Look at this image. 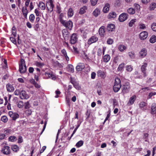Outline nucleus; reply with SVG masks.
Here are the masks:
<instances>
[{
	"label": "nucleus",
	"mask_w": 156,
	"mask_h": 156,
	"mask_svg": "<svg viewBox=\"0 0 156 156\" xmlns=\"http://www.w3.org/2000/svg\"><path fill=\"white\" fill-rule=\"evenodd\" d=\"M146 105V103L145 102L142 101L140 103L139 106L141 108H142Z\"/></svg>",
	"instance_id": "nucleus-57"
},
{
	"label": "nucleus",
	"mask_w": 156,
	"mask_h": 156,
	"mask_svg": "<svg viewBox=\"0 0 156 156\" xmlns=\"http://www.w3.org/2000/svg\"><path fill=\"white\" fill-rule=\"evenodd\" d=\"M69 32L66 29H65L62 30V34L65 40L67 39L69 37Z\"/></svg>",
	"instance_id": "nucleus-13"
},
{
	"label": "nucleus",
	"mask_w": 156,
	"mask_h": 156,
	"mask_svg": "<svg viewBox=\"0 0 156 156\" xmlns=\"http://www.w3.org/2000/svg\"><path fill=\"white\" fill-rule=\"evenodd\" d=\"M121 87L122 85L120 80L118 77L116 78L113 87V89L114 92H118L120 90Z\"/></svg>",
	"instance_id": "nucleus-1"
},
{
	"label": "nucleus",
	"mask_w": 156,
	"mask_h": 156,
	"mask_svg": "<svg viewBox=\"0 0 156 156\" xmlns=\"http://www.w3.org/2000/svg\"><path fill=\"white\" fill-rule=\"evenodd\" d=\"M22 11L23 16L26 19L27 18V15L28 13V11L27 9V7H23L22 8Z\"/></svg>",
	"instance_id": "nucleus-20"
},
{
	"label": "nucleus",
	"mask_w": 156,
	"mask_h": 156,
	"mask_svg": "<svg viewBox=\"0 0 156 156\" xmlns=\"http://www.w3.org/2000/svg\"><path fill=\"white\" fill-rule=\"evenodd\" d=\"M130 88V83L129 82H125L122 85V93L123 94H125L128 93Z\"/></svg>",
	"instance_id": "nucleus-3"
},
{
	"label": "nucleus",
	"mask_w": 156,
	"mask_h": 156,
	"mask_svg": "<svg viewBox=\"0 0 156 156\" xmlns=\"http://www.w3.org/2000/svg\"><path fill=\"white\" fill-rule=\"evenodd\" d=\"M113 42V40L111 38H108L107 41V43L108 44H112Z\"/></svg>",
	"instance_id": "nucleus-56"
},
{
	"label": "nucleus",
	"mask_w": 156,
	"mask_h": 156,
	"mask_svg": "<svg viewBox=\"0 0 156 156\" xmlns=\"http://www.w3.org/2000/svg\"><path fill=\"white\" fill-rule=\"evenodd\" d=\"M105 28L104 26H102L99 29V33L101 37H103L105 35Z\"/></svg>",
	"instance_id": "nucleus-17"
},
{
	"label": "nucleus",
	"mask_w": 156,
	"mask_h": 156,
	"mask_svg": "<svg viewBox=\"0 0 156 156\" xmlns=\"http://www.w3.org/2000/svg\"><path fill=\"white\" fill-rule=\"evenodd\" d=\"M73 14L74 12L72 8H70L68 12V17H71L73 16Z\"/></svg>",
	"instance_id": "nucleus-31"
},
{
	"label": "nucleus",
	"mask_w": 156,
	"mask_h": 156,
	"mask_svg": "<svg viewBox=\"0 0 156 156\" xmlns=\"http://www.w3.org/2000/svg\"><path fill=\"white\" fill-rule=\"evenodd\" d=\"M6 136L5 134L0 133V140H2L5 139Z\"/></svg>",
	"instance_id": "nucleus-61"
},
{
	"label": "nucleus",
	"mask_w": 156,
	"mask_h": 156,
	"mask_svg": "<svg viewBox=\"0 0 156 156\" xmlns=\"http://www.w3.org/2000/svg\"><path fill=\"white\" fill-rule=\"evenodd\" d=\"M127 12L130 14H133L135 13V11L133 8H129L128 9Z\"/></svg>",
	"instance_id": "nucleus-36"
},
{
	"label": "nucleus",
	"mask_w": 156,
	"mask_h": 156,
	"mask_svg": "<svg viewBox=\"0 0 156 156\" xmlns=\"http://www.w3.org/2000/svg\"><path fill=\"white\" fill-rule=\"evenodd\" d=\"M124 65L125 64L124 63H122L120 64L117 69L118 71H121L123 69Z\"/></svg>",
	"instance_id": "nucleus-41"
},
{
	"label": "nucleus",
	"mask_w": 156,
	"mask_h": 156,
	"mask_svg": "<svg viewBox=\"0 0 156 156\" xmlns=\"http://www.w3.org/2000/svg\"><path fill=\"white\" fill-rule=\"evenodd\" d=\"M24 108L25 109H29L31 107V105L29 101L25 102L24 104Z\"/></svg>",
	"instance_id": "nucleus-39"
},
{
	"label": "nucleus",
	"mask_w": 156,
	"mask_h": 156,
	"mask_svg": "<svg viewBox=\"0 0 156 156\" xmlns=\"http://www.w3.org/2000/svg\"><path fill=\"white\" fill-rule=\"evenodd\" d=\"M147 66V63L145 62L143 63L142 65L141 66V71L142 73H143V77H145L147 76L146 70V68Z\"/></svg>",
	"instance_id": "nucleus-6"
},
{
	"label": "nucleus",
	"mask_w": 156,
	"mask_h": 156,
	"mask_svg": "<svg viewBox=\"0 0 156 156\" xmlns=\"http://www.w3.org/2000/svg\"><path fill=\"white\" fill-rule=\"evenodd\" d=\"M35 16L34 14H31L29 16V20L31 22H33L35 19Z\"/></svg>",
	"instance_id": "nucleus-46"
},
{
	"label": "nucleus",
	"mask_w": 156,
	"mask_h": 156,
	"mask_svg": "<svg viewBox=\"0 0 156 156\" xmlns=\"http://www.w3.org/2000/svg\"><path fill=\"white\" fill-rule=\"evenodd\" d=\"M34 12L37 16H38L40 15V12L37 9H35Z\"/></svg>",
	"instance_id": "nucleus-62"
},
{
	"label": "nucleus",
	"mask_w": 156,
	"mask_h": 156,
	"mask_svg": "<svg viewBox=\"0 0 156 156\" xmlns=\"http://www.w3.org/2000/svg\"><path fill=\"white\" fill-rule=\"evenodd\" d=\"M151 114L152 115H154L156 114V104L153 103L151 105Z\"/></svg>",
	"instance_id": "nucleus-21"
},
{
	"label": "nucleus",
	"mask_w": 156,
	"mask_h": 156,
	"mask_svg": "<svg viewBox=\"0 0 156 156\" xmlns=\"http://www.w3.org/2000/svg\"><path fill=\"white\" fill-rule=\"evenodd\" d=\"M23 141V140L22 138V137L21 136H18V143L19 144H20L22 143Z\"/></svg>",
	"instance_id": "nucleus-51"
},
{
	"label": "nucleus",
	"mask_w": 156,
	"mask_h": 156,
	"mask_svg": "<svg viewBox=\"0 0 156 156\" xmlns=\"http://www.w3.org/2000/svg\"><path fill=\"white\" fill-rule=\"evenodd\" d=\"M134 6L135 9H136L137 10H139L140 8V6L139 4L135 3L134 4Z\"/></svg>",
	"instance_id": "nucleus-59"
},
{
	"label": "nucleus",
	"mask_w": 156,
	"mask_h": 156,
	"mask_svg": "<svg viewBox=\"0 0 156 156\" xmlns=\"http://www.w3.org/2000/svg\"><path fill=\"white\" fill-rule=\"evenodd\" d=\"M98 40V38L96 36H92L88 40L87 44L89 45H90L93 43L96 42Z\"/></svg>",
	"instance_id": "nucleus-9"
},
{
	"label": "nucleus",
	"mask_w": 156,
	"mask_h": 156,
	"mask_svg": "<svg viewBox=\"0 0 156 156\" xmlns=\"http://www.w3.org/2000/svg\"><path fill=\"white\" fill-rule=\"evenodd\" d=\"M116 15L115 12H113L109 13L108 17L109 19L115 18L116 17Z\"/></svg>",
	"instance_id": "nucleus-28"
},
{
	"label": "nucleus",
	"mask_w": 156,
	"mask_h": 156,
	"mask_svg": "<svg viewBox=\"0 0 156 156\" xmlns=\"http://www.w3.org/2000/svg\"><path fill=\"white\" fill-rule=\"evenodd\" d=\"M50 1V8L51 12L53 10V8L54 7V5L53 4V1L52 0H49Z\"/></svg>",
	"instance_id": "nucleus-35"
},
{
	"label": "nucleus",
	"mask_w": 156,
	"mask_h": 156,
	"mask_svg": "<svg viewBox=\"0 0 156 156\" xmlns=\"http://www.w3.org/2000/svg\"><path fill=\"white\" fill-rule=\"evenodd\" d=\"M10 39L11 41L14 44H16V41L15 38L13 37H10Z\"/></svg>",
	"instance_id": "nucleus-64"
},
{
	"label": "nucleus",
	"mask_w": 156,
	"mask_h": 156,
	"mask_svg": "<svg viewBox=\"0 0 156 156\" xmlns=\"http://www.w3.org/2000/svg\"><path fill=\"white\" fill-rule=\"evenodd\" d=\"M73 85L74 87L77 90H80V87L79 86L78 83L76 82L73 84Z\"/></svg>",
	"instance_id": "nucleus-55"
},
{
	"label": "nucleus",
	"mask_w": 156,
	"mask_h": 156,
	"mask_svg": "<svg viewBox=\"0 0 156 156\" xmlns=\"http://www.w3.org/2000/svg\"><path fill=\"white\" fill-rule=\"evenodd\" d=\"M136 96L135 95L133 96L130 98L129 101V103L131 105L133 104L136 100Z\"/></svg>",
	"instance_id": "nucleus-30"
},
{
	"label": "nucleus",
	"mask_w": 156,
	"mask_h": 156,
	"mask_svg": "<svg viewBox=\"0 0 156 156\" xmlns=\"http://www.w3.org/2000/svg\"><path fill=\"white\" fill-rule=\"evenodd\" d=\"M38 6L42 10H44L45 9V4L42 1H40L39 2Z\"/></svg>",
	"instance_id": "nucleus-26"
},
{
	"label": "nucleus",
	"mask_w": 156,
	"mask_h": 156,
	"mask_svg": "<svg viewBox=\"0 0 156 156\" xmlns=\"http://www.w3.org/2000/svg\"><path fill=\"white\" fill-rule=\"evenodd\" d=\"M68 67L69 70L72 73L74 72V67L71 64H69L68 65Z\"/></svg>",
	"instance_id": "nucleus-40"
},
{
	"label": "nucleus",
	"mask_w": 156,
	"mask_h": 156,
	"mask_svg": "<svg viewBox=\"0 0 156 156\" xmlns=\"http://www.w3.org/2000/svg\"><path fill=\"white\" fill-rule=\"evenodd\" d=\"M17 106L19 108H22L24 106L23 101H18L17 102Z\"/></svg>",
	"instance_id": "nucleus-33"
},
{
	"label": "nucleus",
	"mask_w": 156,
	"mask_h": 156,
	"mask_svg": "<svg viewBox=\"0 0 156 156\" xmlns=\"http://www.w3.org/2000/svg\"><path fill=\"white\" fill-rule=\"evenodd\" d=\"M100 13V10L98 8H96L93 11V14L95 17H97Z\"/></svg>",
	"instance_id": "nucleus-25"
},
{
	"label": "nucleus",
	"mask_w": 156,
	"mask_h": 156,
	"mask_svg": "<svg viewBox=\"0 0 156 156\" xmlns=\"http://www.w3.org/2000/svg\"><path fill=\"white\" fill-rule=\"evenodd\" d=\"M156 7V4L155 3H153L150 5V10H153Z\"/></svg>",
	"instance_id": "nucleus-44"
},
{
	"label": "nucleus",
	"mask_w": 156,
	"mask_h": 156,
	"mask_svg": "<svg viewBox=\"0 0 156 156\" xmlns=\"http://www.w3.org/2000/svg\"><path fill=\"white\" fill-rule=\"evenodd\" d=\"M128 15L127 13H123L119 15V20L120 22H123L128 19Z\"/></svg>",
	"instance_id": "nucleus-8"
},
{
	"label": "nucleus",
	"mask_w": 156,
	"mask_h": 156,
	"mask_svg": "<svg viewBox=\"0 0 156 156\" xmlns=\"http://www.w3.org/2000/svg\"><path fill=\"white\" fill-rule=\"evenodd\" d=\"M121 4L120 1L119 0H116L115 1V5L117 6H119Z\"/></svg>",
	"instance_id": "nucleus-63"
},
{
	"label": "nucleus",
	"mask_w": 156,
	"mask_h": 156,
	"mask_svg": "<svg viewBox=\"0 0 156 156\" xmlns=\"http://www.w3.org/2000/svg\"><path fill=\"white\" fill-rule=\"evenodd\" d=\"M9 116L12 118L13 120H16L17 119L19 118V114L16 113H14L12 111H9L8 113Z\"/></svg>",
	"instance_id": "nucleus-11"
},
{
	"label": "nucleus",
	"mask_w": 156,
	"mask_h": 156,
	"mask_svg": "<svg viewBox=\"0 0 156 156\" xmlns=\"http://www.w3.org/2000/svg\"><path fill=\"white\" fill-rule=\"evenodd\" d=\"M32 111L31 110L29 109H27L25 111V113L26 115L28 116L31 115Z\"/></svg>",
	"instance_id": "nucleus-43"
},
{
	"label": "nucleus",
	"mask_w": 156,
	"mask_h": 156,
	"mask_svg": "<svg viewBox=\"0 0 156 156\" xmlns=\"http://www.w3.org/2000/svg\"><path fill=\"white\" fill-rule=\"evenodd\" d=\"M147 55V51L144 48L142 49L140 52V56L141 58H144Z\"/></svg>",
	"instance_id": "nucleus-24"
},
{
	"label": "nucleus",
	"mask_w": 156,
	"mask_h": 156,
	"mask_svg": "<svg viewBox=\"0 0 156 156\" xmlns=\"http://www.w3.org/2000/svg\"><path fill=\"white\" fill-rule=\"evenodd\" d=\"M151 28L153 31L156 32V23H153L152 24Z\"/></svg>",
	"instance_id": "nucleus-48"
},
{
	"label": "nucleus",
	"mask_w": 156,
	"mask_h": 156,
	"mask_svg": "<svg viewBox=\"0 0 156 156\" xmlns=\"http://www.w3.org/2000/svg\"><path fill=\"white\" fill-rule=\"evenodd\" d=\"M44 75L47 79L51 78L53 80L56 79L55 76L53 74L52 72H46L44 73Z\"/></svg>",
	"instance_id": "nucleus-12"
},
{
	"label": "nucleus",
	"mask_w": 156,
	"mask_h": 156,
	"mask_svg": "<svg viewBox=\"0 0 156 156\" xmlns=\"http://www.w3.org/2000/svg\"><path fill=\"white\" fill-rule=\"evenodd\" d=\"M77 34L73 33L70 37L69 42L71 44H74L77 41Z\"/></svg>",
	"instance_id": "nucleus-5"
},
{
	"label": "nucleus",
	"mask_w": 156,
	"mask_h": 156,
	"mask_svg": "<svg viewBox=\"0 0 156 156\" xmlns=\"http://www.w3.org/2000/svg\"><path fill=\"white\" fill-rule=\"evenodd\" d=\"M20 97L22 99H27L29 98V96L25 90H22L20 91Z\"/></svg>",
	"instance_id": "nucleus-10"
},
{
	"label": "nucleus",
	"mask_w": 156,
	"mask_h": 156,
	"mask_svg": "<svg viewBox=\"0 0 156 156\" xmlns=\"http://www.w3.org/2000/svg\"><path fill=\"white\" fill-rule=\"evenodd\" d=\"M126 70L129 72H131L133 69V68L131 65H128L126 67Z\"/></svg>",
	"instance_id": "nucleus-49"
},
{
	"label": "nucleus",
	"mask_w": 156,
	"mask_h": 156,
	"mask_svg": "<svg viewBox=\"0 0 156 156\" xmlns=\"http://www.w3.org/2000/svg\"><path fill=\"white\" fill-rule=\"evenodd\" d=\"M128 55L129 57L131 58H133L135 57V54L133 51L129 52Z\"/></svg>",
	"instance_id": "nucleus-50"
},
{
	"label": "nucleus",
	"mask_w": 156,
	"mask_h": 156,
	"mask_svg": "<svg viewBox=\"0 0 156 156\" xmlns=\"http://www.w3.org/2000/svg\"><path fill=\"white\" fill-rule=\"evenodd\" d=\"M1 152L3 154H9L11 153L10 148L8 146H4L2 148Z\"/></svg>",
	"instance_id": "nucleus-7"
},
{
	"label": "nucleus",
	"mask_w": 156,
	"mask_h": 156,
	"mask_svg": "<svg viewBox=\"0 0 156 156\" xmlns=\"http://www.w3.org/2000/svg\"><path fill=\"white\" fill-rule=\"evenodd\" d=\"M126 48V46L123 45H120L119 46V49L120 51H123L124 50H125Z\"/></svg>",
	"instance_id": "nucleus-38"
},
{
	"label": "nucleus",
	"mask_w": 156,
	"mask_h": 156,
	"mask_svg": "<svg viewBox=\"0 0 156 156\" xmlns=\"http://www.w3.org/2000/svg\"><path fill=\"white\" fill-rule=\"evenodd\" d=\"M97 55L98 56H101L102 54V50L101 48H99L98 49L97 51Z\"/></svg>",
	"instance_id": "nucleus-60"
},
{
	"label": "nucleus",
	"mask_w": 156,
	"mask_h": 156,
	"mask_svg": "<svg viewBox=\"0 0 156 156\" xmlns=\"http://www.w3.org/2000/svg\"><path fill=\"white\" fill-rule=\"evenodd\" d=\"M83 140H80L76 143V146L78 148L79 147L83 145Z\"/></svg>",
	"instance_id": "nucleus-37"
},
{
	"label": "nucleus",
	"mask_w": 156,
	"mask_h": 156,
	"mask_svg": "<svg viewBox=\"0 0 156 156\" xmlns=\"http://www.w3.org/2000/svg\"><path fill=\"white\" fill-rule=\"evenodd\" d=\"M9 140L11 142H14L16 141L17 140V138L15 136H11L9 137Z\"/></svg>",
	"instance_id": "nucleus-34"
},
{
	"label": "nucleus",
	"mask_w": 156,
	"mask_h": 156,
	"mask_svg": "<svg viewBox=\"0 0 156 156\" xmlns=\"http://www.w3.org/2000/svg\"><path fill=\"white\" fill-rule=\"evenodd\" d=\"M35 64L37 67L41 68L42 66L44 65V64L43 63H41L38 62H36Z\"/></svg>",
	"instance_id": "nucleus-42"
},
{
	"label": "nucleus",
	"mask_w": 156,
	"mask_h": 156,
	"mask_svg": "<svg viewBox=\"0 0 156 156\" xmlns=\"http://www.w3.org/2000/svg\"><path fill=\"white\" fill-rule=\"evenodd\" d=\"M148 33L146 31H143L140 34L139 37L141 40H143L145 39L147 37Z\"/></svg>",
	"instance_id": "nucleus-14"
},
{
	"label": "nucleus",
	"mask_w": 156,
	"mask_h": 156,
	"mask_svg": "<svg viewBox=\"0 0 156 156\" xmlns=\"http://www.w3.org/2000/svg\"><path fill=\"white\" fill-rule=\"evenodd\" d=\"M6 89L9 92H13L14 90V88L10 83H8L6 85Z\"/></svg>",
	"instance_id": "nucleus-19"
},
{
	"label": "nucleus",
	"mask_w": 156,
	"mask_h": 156,
	"mask_svg": "<svg viewBox=\"0 0 156 156\" xmlns=\"http://www.w3.org/2000/svg\"><path fill=\"white\" fill-rule=\"evenodd\" d=\"M110 5L109 4L107 3L105 4V6L104 7L103 11L104 13H106L108 11Z\"/></svg>",
	"instance_id": "nucleus-22"
},
{
	"label": "nucleus",
	"mask_w": 156,
	"mask_h": 156,
	"mask_svg": "<svg viewBox=\"0 0 156 156\" xmlns=\"http://www.w3.org/2000/svg\"><path fill=\"white\" fill-rule=\"evenodd\" d=\"M110 58V55L108 54L106 55L103 57V61L107 63L109 61Z\"/></svg>",
	"instance_id": "nucleus-23"
},
{
	"label": "nucleus",
	"mask_w": 156,
	"mask_h": 156,
	"mask_svg": "<svg viewBox=\"0 0 156 156\" xmlns=\"http://www.w3.org/2000/svg\"><path fill=\"white\" fill-rule=\"evenodd\" d=\"M64 16V14L63 13H62L60 14V15L59 16V21L61 23L62 22L61 21H62L63 20V21H64L63 19V17Z\"/></svg>",
	"instance_id": "nucleus-54"
},
{
	"label": "nucleus",
	"mask_w": 156,
	"mask_h": 156,
	"mask_svg": "<svg viewBox=\"0 0 156 156\" xmlns=\"http://www.w3.org/2000/svg\"><path fill=\"white\" fill-rule=\"evenodd\" d=\"M91 113L90 111L87 110L86 113V115L87 116L86 119H87L90 117V116Z\"/></svg>",
	"instance_id": "nucleus-53"
},
{
	"label": "nucleus",
	"mask_w": 156,
	"mask_h": 156,
	"mask_svg": "<svg viewBox=\"0 0 156 156\" xmlns=\"http://www.w3.org/2000/svg\"><path fill=\"white\" fill-rule=\"evenodd\" d=\"M1 120L4 122H6L8 121V119L6 116L4 115L1 117Z\"/></svg>",
	"instance_id": "nucleus-47"
},
{
	"label": "nucleus",
	"mask_w": 156,
	"mask_h": 156,
	"mask_svg": "<svg viewBox=\"0 0 156 156\" xmlns=\"http://www.w3.org/2000/svg\"><path fill=\"white\" fill-rule=\"evenodd\" d=\"M97 75L98 77H101L104 79L106 76V73L101 70H98L97 72Z\"/></svg>",
	"instance_id": "nucleus-15"
},
{
	"label": "nucleus",
	"mask_w": 156,
	"mask_h": 156,
	"mask_svg": "<svg viewBox=\"0 0 156 156\" xmlns=\"http://www.w3.org/2000/svg\"><path fill=\"white\" fill-rule=\"evenodd\" d=\"M98 0H90L92 5H95L97 4Z\"/></svg>",
	"instance_id": "nucleus-58"
},
{
	"label": "nucleus",
	"mask_w": 156,
	"mask_h": 156,
	"mask_svg": "<svg viewBox=\"0 0 156 156\" xmlns=\"http://www.w3.org/2000/svg\"><path fill=\"white\" fill-rule=\"evenodd\" d=\"M33 84L34 85L35 87L37 88H39L41 87V85L36 83L34 80L33 82Z\"/></svg>",
	"instance_id": "nucleus-52"
},
{
	"label": "nucleus",
	"mask_w": 156,
	"mask_h": 156,
	"mask_svg": "<svg viewBox=\"0 0 156 156\" xmlns=\"http://www.w3.org/2000/svg\"><path fill=\"white\" fill-rule=\"evenodd\" d=\"M61 21L62 22L61 24L67 28L69 30H71L72 29L73 27V23L72 21L69 20L66 21L65 20H62Z\"/></svg>",
	"instance_id": "nucleus-4"
},
{
	"label": "nucleus",
	"mask_w": 156,
	"mask_h": 156,
	"mask_svg": "<svg viewBox=\"0 0 156 156\" xmlns=\"http://www.w3.org/2000/svg\"><path fill=\"white\" fill-rule=\"evenodd\" d=\"M87 9L86 6H84L83 7L80 8L79 13L80 14H83L86 12V10Z\"/></svg>",
	"instance_id": "nucleus-29"
},
{
	"label": "nucleus",
	"mask_w": 156,
	"mask_h": 156,
	"mask_svg": "<svg viewBox=\"0 0 156 156\" xmlns=\"http://www.w3.org/2000/svg\"><path fill=\"white\" fill-rule=\"evenodd\" d=\"M84 64L83 63H80L76 66V69L77 71H80L85 68Z\"/></svg>",
	"instance_id": "nucleus-18"
},
{
	"label": "nucleus",
	"mask_w": 156,
	"mask_h": 156,
	"mask_svg": "<svg viewBox=\"0 0 156 156\" xmlns=\"http://www.w3.org/2000/svg\"><path fill=\"white\" fill-rule=\"evenodd\" d=\"M19 71L21 73H23L27 71V67L24 60L21 59L20 62L19 63Z\"/></svg>",
	"instance_id": "nucleus-2"
},
{
	"label": "nucleus",
	"mask_w": 156,
	"mask_h": 156,
	"mask_svg": "<svg viewBox=\"0 0 156 156\" xmlns=\"http://www.w3.org/2000/svg\"><path fill=\"white\" fill-rule=\"evenodd\" d=\"M150 41L152 43H155L156 41V36L154 35L152 36L150 39Z\"/></svg>",
	"instance_id": "nucleus-32"
},
{
	"label": "nucleus",
	"mask_w": 156,
	"mask_h": 156,
	"mask_svg": "<svg viewBox=\"0 0 156 156\" xmlns=\"http://www.w3.org/2000/svg\"><path fill=\"white\" fill-rule=\"evenodd\" d=\"M115 29V26L113 24H108L107 27V30L109 32L113 31Z\"/></svg>",
	"instance_id": "nucleus-16"
},
{
	"label": "nucleus",
	"mask_w": 156,
	"mask_h": 156,
	"mask_svg": "<svg viewBox=\"0 0 156 156\" xmlns=\"http://www.w3.org/2000/svg\"><path fill=\"white\" fill-rule=\"evenodd\" d=\"M136 21V20L135 19H132L131 20L130 22L129 23V26L130 27H132L133 26V24H134V23Z\"/></svg>",
	"instance_id": "nucleus-45"
},
{
	"label": "nucleus",
	"mask_w": 156,
	"mask_h": 156,
	"mask_svg": "<svg viewBox=\"0 0 156 156\" xmlns=\"http://www.w3.org/2000/svg\"><path fill=\"white\" fill-rule=\"evenodd\" d=\"M11 149L13 151L15 152H17L19 150V147L17 145L15 144L12 146Z\"/></svg>",
	"instance_id": "nucleus-27"
}]
</instances>
